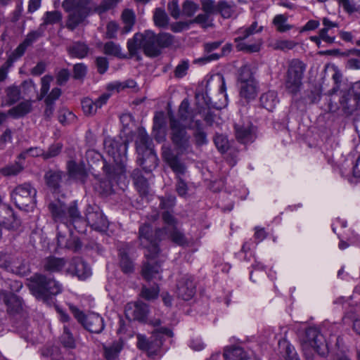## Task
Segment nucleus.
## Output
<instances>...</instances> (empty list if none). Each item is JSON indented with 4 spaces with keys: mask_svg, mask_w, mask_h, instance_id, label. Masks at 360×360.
<instances>
[{
    "mask_svg": "<svg viewBox=\"0 0 360 360\" xmlns=\"http://www.w3.org/2000/svg\"><path fill=\"white\" fill-rule=\"evenodd\" d=\"M166 238H169L178 245H188V239L177 226L169 230L166 227L158 228L154 236L150 224H143L139 227V240L141 245L146 249L144 254L147 259L142 269V276L146 281L161 279L160 265L155 259L160 252L158 241Z\"/></svg>",
    "mask_w": 360,
    "mask_h": 360,
    "instance_id": "f257e3e1",
    "label": "nucleus"
},
{
    "mask_svg": "<svg viewBox=\"0 0 360 360\" xmlns=\"http://www.w3.org/2000/svg\"><path fill=\"white\" fill-rule=\"evenodd\" d=\"M174 43V37L166 32L156 34L151 30L136 33L127 41V49L131 57L135 56L142 49L145 55L157 57L162 49L170 46Z\"/></svg>",
    "mask_w": 360,
    "mask_h": 360,
    "instance_id": "f03ea898",
    "label": "nucleus"
},
{
    "mask_svg": "<svg viewBox=\"0 0 360 360\" xmlns=\"http://www.w3.org/2000/svg\"><path fill=\"white\" fill-rule=\"evenodd\" d=\"M62 7L68 13L65 26L71 31L85 25L87 18L95 13L94 0H64Z\"/></svg>",
    "mask_w": 360,
    "mask_h": 360,
    "instance_id": "7ed1b4c3",
    "label": "nucleus"
},
{
    "mask_svg": "<svg viewBox=\"0 0 360 360\" xmlns=\"http://www.w3.org/2000/svg\"><path fill=\"white\" fill-rule=\"evenodd\" d=\"M48 208L55 222H60L66 227L72 225L78 231H83L81 230L82 225L85 226V222L75 201L67 206L57 200L50 202Z\"/></svg>",
    "mask_w": 360,
    "mask_h": 360,
    "instance_id": "20e7f679",
    "label": "nucleus"
},
{
    "mask_svg": "<svg viewBox=\"0 0 360 360\" xmlns=\"http://www.w3.org/2000/svg\"><path fill=\"white\" fill-rule=\"evenodd\" d=\"M28 287L37 299L44 301L50 296L60 294L63 290L59 282L41 274H36L30 278Z\"/></svg>",
    "mask_w": 360,
    "mask_h": 360,
    "instance_id": "39448f33",
    "label": "nucleus"
},
{
    "mask_svg": "<svg viewBox=\"0 0 360 360\" xmlns=\"http://www.w3.org/2000/svg\"><path fill=\"white\" fill-rule=\"evenodd\" d=\"M169 139L178 155L189 153L192 151V139L186 127L181 121L169 112Z\"/></svg>",
    "mask_w": 360,
    "mask_h": 360,
    "instance_id": "423d86ee",
    "label": "nucleus"
},
{
    "mask_svg": "<svg viewBox=\"0 0 360 360\" xmlns=\"http://www.w3.org/2000/svg\"><path fill=\"white\" fill-rule=\"evenodd\" d=\"M263 30V26H259L257 21L253 22L249 27H240L237 31V37L235 38L236 48L238 51L247 53L258 52L260 49L262 40L255 39L252 36L259 33Z\"/></svg>",
    "mask_w": 360,
    "mask_h": 360,
    "instance_id": "0eeeda50",
    "label": "nucleus"
},
{
    "mask_svg": "<svg viewBox=\"0 0 360 360\" xmlns=\"http://www.w3.org/2000/svg\"><path fill=\"white\" fill-rule=\"evenodd\" d=\"M305 69V64L298 59L290 62L284 79V86L289 94L296 95L300 91Z\"/></svg>",
    "mask_w": 360,
    "mask_h": 360,
    "instance_id": "6e6552de",
    "label": "nucleus"
},
{
    "mask_svg": "<svg viewBox=\"0 0 360 360\" xmlns=\"http://www.w3.org/2000/svg\"><path fill=\"white\" fill-rule=\"evenodd\" d=\"M37 190L29 183L17 186L11 192V199L20 210L27 211L36 204Z\"/></svg>",
    "mask_w": 360,
    "mask_h": 360,
    "instance_id": "1a4fd4ad",
    "label": "nucleus"
},
{
    "mask_svg": "<svg viewBox=\"0 0 360 360\" xmlns=\"http://www.w3.org/2000/svg\"><path fill=\"white\" fill-rule=\"evenodd\" d=\"M304 351L310 352L314 349L319 354L323 356L326 353V345L323 336L314 328L306 330L304 335L301 340Z\"/></svg>",
    "mask_w": 360,
    "mask_h": 360,
    "instance_id": "9d476101",
    "label": "nucleus"
},
{
    "mask_svg": "<svg viewBox=\"0 0 360 360\" xmlns=\"http://www.w3.org/2000/svg\"><path fill=\"white\" fill-rule=\"evenodd\" d=\"M70 310L75 319L89 332L100 333L104 329L103 319L99 314L91 313L85 315L74 306H70Z\"/></svg>",
    "mask_w": 360,
    "mask_h": 360,
    "instance_id": "9b49d317",
    "label": "nucleus"
},
{
    "mask_svg": "<svg viewBox=\"0 0 360 360\" xmlns=\"http://www.w3.org/2000/svg\"><path fill=\"white\" fill-rule=\"evenodd\" d=\"M85 217L84 222L95 230L103 231L108 228V220L98 207L89 205L86 210Z\"/></svg>",
    "mask_w": 360,
    "mask_h": 360,
    "instance_id": "f8f14e48",
    "label": "nucleus"
},
{
    "mask_svg": "<svg viewBox=\"0 0 360 360\" xmlns=\"http://www.w3.org/2000/svg\"><path fill=\"white\" fill-rule=\"evenodd\" d=\"M104 149L116 163H122L126 158L127 143L107 138L103 142Z\"/></svg>",
    "mask_w": 360,
    "mask_h": 360,
    "instance_id": "ddd939ff",
    "label": "nucleus"
},
{
    "mask_svg": "<svg viewBox=\"0 0 360 360\" xmlns=\"http://www.w3.org/2000/svg\"><path fill=\"white\" fill-rule=\"evenodd\" d=\"M196 285L192 276L186 274L181 276L177 281V296L184 300H191L195 294Z\"/></svg>",
    "mask_w": 360,
    "mask_h": 360,
    "instance_id": "4468645a",
    "label": "nucleus"
},
{
    "mask_svg": "<svg viewBox=\"0 0 360 360\" xmlns=\"http://www.w3.org/2000/svg\"><path fill=\"white\" fill-rule=\"evenodd\" d=\"M162 156L163 160L169 166L172 171L177 174H184L186 167L181 161L179 155L175 154L171 147L164 145L162 147Z\"/></svg>",
    "mask_w": 360,
    "mask_h": 360,
    "instance_id": "2eb2a0df",
    "label": "nucleus"
},
{
    "mask_svg": "<svg viewBox=\"0 0 360 360\" xmlns=\"http://www.w3.org/2000/svg\"><path fill=\"white\" fill-rule=\"evenodd\" d=\"M137 347L147 352L150 357H153L158 354L162 345V341L160 339L154 338L148 340L144 335H137Z\"/></svg>",
    "mask_w": 360,
    "mask_h": 360,
    "instance_id": "dca6fc26",
    "label": "nucleus"
},
{
    "mask_svg": "<svg viewBox=\"0 0 360 360\" xmlns=\"http://www.w3.org/2000/svg\"><path fill=\"white\" fill-rule=\"evenodd\" d=\"M148 312V305L143 302L129 303L125 307V315L129 319L143 321Z\"/></svg>",
    "mask_w": 360,
    "mask_h": 360,
    "instance_id": "f3484780",
    "label": "nucleus"
},
{
    "mask_svg": "<svg viewBox=\"0 0 360 360\" xmlns=\"http://www.w3.org/2000/svg\"><path fill=\"white\" fill-rule=\"evenodd\" d=\"M110 98L108 94H103L99 96L96 101H93L89 98H85L82 101V108L86 115L91 116L96 113L98 108H101L107 103Z\"/></svg>",
    "mask_w": 360,
    "mask_h": 360,
    "instance_id": "a211bd4d",
    "label": "nucleus"
},
{
    "mask_svg": "<svg viewBox=\"0 0 360 360\" xmlns=\"http://www.w3.org/2000/svg\"><path fill=\"white\" fill-rule=\"evenodd\" d=\"M323 28L319 32L323 41L332 44L335 41V31L338 28V24L331 21L328 18H323L322 20Z\"/></svg>",
    "mask_w": 360,
    "mask_h": 360,
    "instance_id": "6ab92c4d",
    "label": "nucleus"
},
{
    "mask_svg": "<svg viewBox=\"0 0 360 360\" xmlns=\"http://www.w3.org/2000/svg\"><path fill=\"white\" fill-rule=\"evenodd\" d=\"M57 240L58 245L60 248H67L74 252L78 250L82 247V243L79 238L69 233L68 236L63 235L59 231V228H57Z\"/></svg>",
    "mask_w": 360,
    "mask_h": 360,
    "instance_id": "aec40b11",
    "label": "nucleus"
},
{
    "mask_svg": "<svg viewBox=\"0 0 360 360\" xmlns=\"http://www.w3.org/2000/svg\"><path fill=\"white\" fill-rule=\"evenodd\" d=\"M188 103L184 100L181 102L179 109V120L182 122H186L189 118L190 122L188 124V127L189 129H194L195 131L203 130L201 121L199 120H194L193 117H191L190 112H188Z\"/></svg>",
    "mask_w": 360,
    "mask_h": 360,
    "instance_id": "412c9836",
    "label": "nucleus"
},
{
    "mask_svg": "<svg viewBox=\"0 0 360 360\" xmlns=\"http://www.w3.org/2000/svg\"><path fill=\"white\" fill-rule=\"evenodd\" d=\"M0 225L7 229H16L20 226V221L17 219L12 209L6 208L0 214Z\"/></svg>",
    "mask_w": 360,
    "mask_h": 360,
    "instance_id": "4be33fe9",
    "label": "nucleus"
},
{
    "mask_svg": "<svg viewBox=\"0 0 360 360\" xmlns=\"http://www.w3.org/2000/svg\"><path fill=\"white\" fill-rule=\"evenodd\" d=\"M67 169L69 175L76 179L84 181L87 176V172L84 163H77L73 160L68 161L67 163Z\"/></svg>",
    "mask_w": 360,
    "mask_h": 360,
    "instance_id": "5701e85b",
    "label": "nucleus"
},
{
    "mask_svg": "<svg viewBox=\"0 0 360 360\" xmlns=\"http://www.w3.org/2000/svg\"><path fill=\"white\" fill-rule=\"evenodd\" d=\"M65 261L63 258L48 257L42 262L43 269L50 273L60 271L65 265Z\"/></svg>",
    "mask_w": 360,
    "mask_h": 360,
    "instance_id": "b1692460",
    "label": "nucleus"
},
{
    "mask_svg": "<svg viewBox=\"0 0 360 360\" xmlns=\"http://www.w3.org/2000/svg\"><path fill=\"white\" fill-rule=\"evenodd\" d=\"M259 102L262 108L269 111H272L279 102L277 92L269 90L262 94L259 98Z\"/></svg>",
    "mask_w": 360,
    "mask_h": 360,
    "instance_id": "393cba45",
    "label": "nucleus"
},
{
    "mask_svg": "<svg viewBox=\"0 0 360 360\" xmlns=\"http://www.w3.org/2000/svg\"><path fill=\"white\" fill-rule=\"evenodd\" d=\"M240 96L246 101H250L256 98L258 93L257 82L239 84Z\"/></svg>",
    "mask_w": 360,
    "mask_h": 360,
    "instance_id": "a878e982",
    "label": "nucleus"
},
{
    "mask_svg": "<svg viewBox=\"0 0 360 360\" xmlns=\"http://www.w3.org/2000/svg\"><path fill=\"white\" fill-rule=\"evenodd\" d=\"M74 268V274L82 280L88 278L91 272L88 264L81 258H75L72 260V264Z\"/></svg>",
    "mask_w": 360,
    "mask_h": 360,
    "instance_id": "bb28decb",
    "label": "nucleus"
},
{
    "mask_svg": "<svg viewBox=\"0 0 360 360\" xmlns=\"http://www.w3.org/2000/svg\"><path fill=\"white\" fill-rule=\"evenodd\" d=\"M236 138L242 143L252 142L254 139L252 130L249 126L235 125Z\"/></svg>",
    "mask_w": 360,
    "mask_h": 360,
    "instance_id": "cd10ccee",
    "label": "nucleus"
},
{
    "mask_svg": "<svg viewBox=\"0 0 360 360\" xmlns=\"http://www.w3.org/2000/svg\"><path fill=\"white\" fill-rule=\"evenodd\" d=\"M88 46L80 41L74 42L71 46L68 48L69 54L75 58H83L86 57L89 52Z\"/></svg>",
    "mask_w": 360,
    "mask_h": 360,
    "instance_id": "c85d7f7f",
    "label": "nucleus"
},
{
    "mask_svg": "<svg viewBox=\"0 0 360 360\" xmlns=\"http://www.w3.org/2000/svg\"><path fill=\"white\" fill-rule=\"evenodd\" d=\"M9 271L19 275H26L30 271L29 264L25 259H12Z\"/></svg>",
    "mask_w": 360,
    "mask_h": 360,
    "instance_id": "c756f323",
    "label": "nucleus"
},
{
    "mask_svg": "<svg viewBox=\"0 0 360 360\" xmlns=\"http://www.w3.org/2000/svg\"><path fill=\"white\" fill-rule=\"evenodd\" d=\"M341 105L345 112L351 115L360 108V101L349 94L347 96L342 98Z\"/></svg>",
    "mask_w": 360,
    "mask_h": 360,
    "instance_id": "7c9ffc66",
    "label": "nucleus"
},
{
    "mask_svg": "<svg viewBox=\"0 0 360 360\" xmlns=\"http://www.w3.org/2000/svg\"><path fill=\"white\" fill-rule=\"evenodd\" d=\"M122 348V343L120 341L114 342L108 346H103L105 358L107 360H116Z\"/></svg>",
    "mask_w": 360,
    "mask_h": 360,
    "instance_id": "2f4dec72",
    "label": "nucleus"
},
{
    "mask_svg": "<svg viewBox=\"0 0 360 360\" xmlns=\"http://www.w3.org/2000/svg\"><path fill=\"white\" fill-rule=\"evenodd\" d=\"M136 143H137V144H139V146L137 147V150H138L139 153H141V151H142L143 148H145L146 150H149L150 158L153 160H156L155 155L153 153L152 149L150 148V137L145 131H140Z\"/></svg>",
    "mask_w": 360,
    "mask_h": 360,
    "instance_id": "473e14b6",
    "label": "nucleus"
},
{
    "mask_svg": "<svg viewBox=\"0 0 360 360\" xmlns=\"http://www.w3.org/2000/svg\"><path fill=\"white\" fill-rule=\"evenodd\" d=\"M122 20L124 24L122 33L127 34L131 31L136 21V15L131 9H124L122 13Z\"/></svg>",
    "mask_w": 360,
    "mask_h": 360,
    "instance_id": "72a5a7b5",
    "label": "nucleus"
},
{
    "mask_svg": "<svg viewBox=\"0 0 360 360\" xmlns=\"http://www.w3.org/2000/svg\"><path fill=\"white\" fill-rule=\"evenodd\" d=\"M272 24L278 32H285L293 28V25L288 23V16L285 14L276 15L272 20Z\"/></svg>",
    "mask_w": 360,
    "mask_h": 360,
    "instance_id": "f704fd0d",
    "label": "nucleus"
},
{
    "mask_svg": "<svg viewBox=\"0 0 360 360\" xmlns=\"http://www.w3.org/2000/svg\"><path fill=\"white\" fill-rule=\"evenodd\" d=\"M63 177V172L60 171H49L45 174V179L47 185L56 190L59 188Z\"/></svg>",
    "mask_w": 360,
    "mask_h": 360,
    "instance_id": "c9c22d12",
    "label": "nucleus"
},
{
    "mask_svg": "<svg viewBox=\"0 0 360 360\" xmlns=\"http://www.w3.org/2000/svg\"><path fill=\"white\" fill-rule=\"evenodd\" d=\"M4 302L8 306V309L13 311H18L22 307L21 300L13 292L4 294Z\"/></svg>",
    "mask_w": 360,
    "mask_h": 360,
    "instance_id": "e433bc0d",
    "label": "nucleus"
},
{
    "mask_svg": "<svg viewBox=\"0 0 360 360\" xmlns=\"http://www.w3.org/2000/svg\"><path fill=\"white\" fill-rule=\"evenodd\" d=\"M132 177L139 192L141 195H146L148 193V184L147 179L141 175L139 171H134Z\"/></svg>",
    "mask_w": 360,
    "mask_h": 360,
    "instance_id": "4c0bfd02",
    "label": "nucleus"
},
{
    "mask_svg": "<svg viewBox=\"0 0 360 360\" xmlns=\"http://www.w3.org/2000/svg\"><path fill=\"white\" fill-rule=\"evenodd\" d=\"M252 69L249 65L242 66L238 72V84L250 83L255 82Z\"/></svg>",
    "mask_w": 360,
    "mask_h": 360,
    "instance_id": "58836bf2",
    "label": "nucleus"
},
{
    "mask_svg": "<svg viewBox=\"0 0 360 360\" xmlns=\"http://www.w3.org/2000/svg\"><path fill=\"white\" fill-rule=\"evenodd\" d=\"M24 169V166L20 162L8 164L0 169V173L4 176H16Z\"/></svg>",
    "mask_w": 360,
    "mask_h": 360,
    "instance_id": "ea45409f",
    "label": "nucleus"
},
{
    "mask_svg": "<svg viewBox=\"0 0 360 360\" xmlns=\"http://www.w3.org/2000/svg\"><path fill=\"white\" fill-rule=\"evenodd\" d=\"M31 109L32 103L30 101H27L10 109L8 114L15 117H22L30 112Z\"/></svg>",
    "mask_w": 360,
    "mask_h": 360,
    "instance_id": "a19ab883",
    "label": "nucleus"
},
{
    "mask_svg": "<svg viewBox=\"0 0 360 360\" xmlns=\"http://www.w3.org/2000/svg\"><path fill=\"white\" fill-rule=\"evenodd\" d=\"M153 21L157 27H165L169 23V17L164 9L157 8L154 11Z\"/></svg>",
    "mask_w": 360,
    "mask_h": 360,
    "instance_id": "79ce46f5",
    "label": "nucleus"
},
{
    "mask_svg": "<svg viewBox=\"0 0 360 360\" xmlns=\"http://www.w3.org/2000/svg\"><path fill=\"white\" fill-rule=\"evenodd\" d=\"M226 360H245V354L240 347L226 349L224 354Z\"/></svg>",
    "mask_w": 360,
    "mask_h": 360,
    "instance_id": "37998d69",
    "label": "nucleus"
},
{
    "mask_svg": "<svg viewBox=\"0 0 360 360\" xmlns=\"http://www.w3.org/2000/svg\"><path fill=\"white\" fill-rule=\"evenodd\" d=\"M297 45V43L293 40L278 39L272 44V47L274 50L288 51L293 49Z\"/></svg>",
    "mask_w": 360,
    "mask_h": 360,
    "instance_id": "c03bdc74",
    "label": "nucleus"
},
{
    "mask_svg": "<svg viewBox=\"0 0 360 360\" xmlns=\"http://www.w3.org/2000/svg\"><path fill=\"white\" fill-rule=\"evenodd\" d=\"M60 342L65 347L70 349L75 347V340L70 328L67 326H65L63 328V333L60 337Z\"/></svg>",
    "mask_w": 360,
    "mask_h": 360,
    "instance_id": "a18cd8bd",
    "label": "nucleus"
},
{
    "mask_svg": "<svg viewBox=\"0 0 360 360\" xmlns=\"http://www.w3.org/2000/svg\"><path fill=\"white\" fill-rule=\"evenodd\" d=\"M121 0H102L99 5L95 4V13L102 15L115 8Z\"/></svg>",
    "mask_w": 360,
    "mask_h": 360,
    "instance_id": "49530a36",
    "label": "nucleus"
},
{
    "mask_svg": "<svg viewBox=\"0 0 360 360\" xmlns=\"http://www.w3.org/2000/svg\"><path fill=\"white\" fill-rule=\"evenodd\" d=\"M120 267L122 269V271L124 274H131L134 270V266L133 262L130 259V258L128 257V255L120 250Z\"/></svg>",
    "mask_w": 360,
    "mask_h": 360,
    "instance_id": "de8ad7c7",
    "label": "nucleus"
},
{
    "mask_svg": "<svg viewBox=\"0 0 360 360\" xmlns=\"http://www.w3.org/2000/svg\"><path fill=\"white\" fill-rule=\"evenodd\" d=\"M6 105H12L20 98V91L18 86H9L6 90Z\"/></svg>",
    "mask_w": 360,
    "mask_h": 360,
    "instance_id": "09e8293b",
    "label": "nucleus"
},
{
    "mask_svg": "<svg viewBox=\"0 0 360 360\" xmlns=\"http://www.w3.org/2000/svg\"><path fill=\"white\" fill-rule=\"evenodd\" d=\"M122 49L120 46L113 41H108L104 44L103 51L107 55L113 56L118 58H123L122 56Z\"/></svg>",
    "mask_w": 360,
    "mask_h": 360,
    "instance_id": "8fccbe9b",
    "label": "nucleus"
},
{
    "mask_svg": "<svg viewBox=\"0 0 360 360\" xmlns=\"http://www.w3.org/2000/svg\"><path fill=\"white\" fill-rule=\"evenodd\" d=\"M162 219L165 224L163 227L167 228V230L172 229L177 226L178 220L170 212V211H164L162 214Z\"/></svg>",
    "mask_w": 360,
    "mask_h": 360,
    "instance_id": "3c124183",
    "label": "nucleus"
},
{
    "mask_svg": "<svg viewBox=\"0 0 360 360\" xmlns=\"http://www.w3.org/2000/svg\"><path fill=\"white\" fill-rule=\"evenodd\" d=\"M53 77L51 75H46L41 79V89L40 94L38 96L39 100H41L47 95L50 89L51 82L53 81Z\"/></svg>",
    "mask_w": 360,
    "mask_h": 360,
    "instance_id": "603ef678",
    "label": "nucleus"
},
{
    "mask_svg": "<svg viewBox=\"0 0 360 360\" xmlns=\"http://www.w3.org/2000/svg\"><path fill=\"white\" fill-rule=\"evenodd\" d=\"M215 146L221 153H225L229 148V142L226 136L216 134L214 139Z\"/></svg>",
    "mask_w": 360,
    "mask_h": 360,
    "instance_id": "864d4df0",
    "label": "nucleus"
},
{
    "mask_svg": "<svg viewBox=\"0 0 360 360\" xmlns=\"http://www.w3.org/2000/svg\"><path fill=\"white\" fill-rule=\"evenodd\" d=\"M233 12L232 6L225 1H219L217 4V13H219L223 18L231 17Z\"/></svg>",
    "mask_w": 360,
    "mask_h": 360,
    "instance_id": "5fc2aeb1",
    "label": "nucleus"
},
{
    "mask_svg": "<svg viewBox=\"0 0 360 360\" xmlns=\"http://www.w3.org/2000/svg\"><path fill=\"white\" fill-rule=\"evenodd\" d=\"M62 18L59 11H48L44 17V23L46 25H53L58 22Z\"/></svg>",
    "mask_w": 360,
    "mask_h": 360,
    "instance_id": "6e6d98bb",
    "label": "nucleus"
},
{
    "mask_svg": "<svg viewBox=\"0 0 360 360\" xmlns=\"http://www.w3.org/2000/svg\"><path fill=\"white\" fill-rule=\"evenodd\" d=\"M159 292V288L157 285L151 288L143 287L141 295L146 300H151L157 298Z\"/></svg>",
    "mask_w": 360,
    "mask_h": 360,
    "instance_id": "4d7b16f0",
    "label": "nucleus"
},
{
    "mask_svg": "<svg viewBox=\"0 0 360 360\" xmlns=\"http://www.w3.org/2000/svg\"><path fill=\"white\" fill-rule=\"evenodd\" d=\"M63 145L60 143L50 146L48 150L44 152V158L49 159L57 156L61 151Z\"/></svg>",
    "mask_w": 360,
    "mask_h": 360,
    "instance_id": "13d9d810",
    "label": "nucleus"
},
{
    "mask_svg": "<svg viewBox=\"0 0 360 360\" xmlns=\"http://www.w3.org/2000/svg\"><path fill=\"white\" fill-rule=\"evenodd\" d=\"M198 6L192 1H186L183 4L182 13L187 17L193 16L198 11Z\"/></svg>",
    "mask_w": 360,
    "mask_h": 360,
    "instance_id": "bf43d9fd",
    "label": "nucleus"
},
{
    "mask_svg": "<svg viewBox=\"0 0 360 360\" xmlns=\"http://www.w3.org/2000/svg\"><path fill=\"white\" fill-rule=\"evenodd\" d=\"M202 8L205 13L211 15L217 13V4L213 0H202Z\"/></svg>",
    "mask_w": 360,
    "mask_h": 360,
    "instance_id": "052dcab7",
    "label": "nucleus"
},
{
    "mask_svg": "<svg viewBox=\"0 0 360 360\" xmlns=\"http://www.w3.org/2000/svg\"><path fill=\"white\" fill-rule=\"evenodd\" d=\"M86 66L84 63H77L73 68V77L76 79H82L86 74Z\"/></svg>",
    "mask_w": 360,
    "mask_h": 360,
    "instance_id": "680f3d73",
    "label": "nucleus"
},
{
    "mask_svg": "<svg viewBox=\"0 0 360 360\" xmlns=\"http://www.w3.org/2000/svg\"><path fill=\"white\" fill-rule=\"evenodd\" d=\"M27 46L22 42L11 54L8 60L11 63L20 58L25 52Z\"/></svg>",
    "mask_w": 360,
    "mask_h": 360,
    "instance_id": "e2e57ef3",
    "label": "nucleus"
},
{
    "mask_svg": "<svg viewBox=\"0 0 360 360\" xmlns=\"http://www.w3.org/2000/svg\"><path fill=\"white\" fill-rule=\"evenodd\" d=\"M61 95L60 89L56 87L53 88L51 91L47 95L45 98L46 105H54V102L59 98Z\"/></svg>",
    "mask_w": 360,
    "mask_h": 360,
    "instance_id": "0e129e2a",
    "label": "nucleus"
},
{
    "mask_svg": "<svg viewBox=\"0 0 360 360\" xmlns=\"http://www.w3.org/2000/svg\"><path fill=\"white\" fill-rule=\"evenodd\" d=\"M209 15L206 13L199 14L193 20H191L190 23L200 24L203 27H210L212 24L209 22Z\"/></svg>",
    "mask_w": 360,
    "mask_h": 360,
    "instance_id": "69168bd1",
    "label": "nucleus"
},
{
    "mask_svg": "<svg viewBox=\"0 0 360 360\" xmlns=\"http://www.w3.org/2000/svg\"><path fill=\"white\" fill-rule=\"evenodd\" d=\"M96 65L100 74L105 73L108 69V60L105 57L100 56L96 58Z\"/></svg>",
    "mask_w": 360,
    "mask_h": 360,
    "instance_id": "338daca9",
    "label": "nucleus"
},
{
    "mask_svg": "<svg viewBox=\"0 0 360 360\" xmlns=\"http://www.w3.org/2000/svg\"><path fill=\"white\" fill-rule=\"evenodd\" d=\"M167 9L174 19H177L180 16V9L177 0H172L168 3Z\"/></svg>",
    "mask_w": 360,
    "mask_h": 360,
    "instance_id": "774afa93",
    "label": "nucleus"
}]
</instances>
